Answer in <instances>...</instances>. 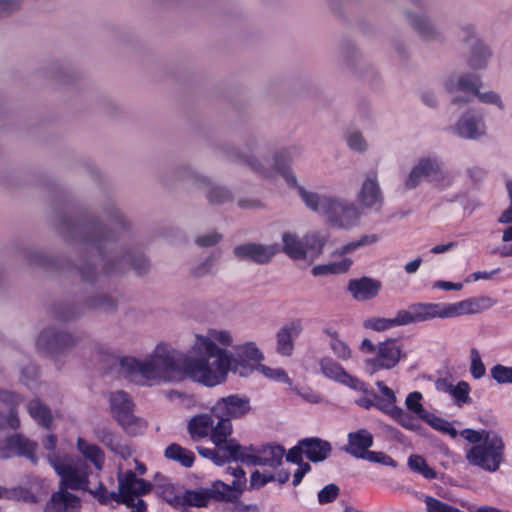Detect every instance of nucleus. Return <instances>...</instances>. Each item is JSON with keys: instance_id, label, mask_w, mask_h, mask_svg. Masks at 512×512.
Instances as JSON below:
<instances>
[{"instance_id": "603ef678", "label": "nucleus", "mask_w": 512, "mask_h": 512, "mask_svg": "<svg viewBox=\"0 0 512 512\" xmlns=\"http://www.w3.org/2000/svg\"><path fill=\"white\" fill-rule=\"evenodd\" d=\"M275 481V475L273 472H259L258 470L254 471L250 476V488L251 489H260L264 487L269 482Z\"/></svg>"}, {"instance_id": "5701e85b", "label": "nucleus", "mask_w": 512, "mask_h": 512, "mask_svg": "<svg viewBox=\"0 0 512 512\" xmlns=\"http://www.w3.org/2000/svg\"><path fill=\"white\" fill-rule=\"evenodd\" d=\"M348 290L358 301L375 298L381 290V282L370 277L363 276L359 279H351Z\"/></svg>"}, {"instance_id": "79ce46f5", "label": "nucleus", "mask_w": 512, "mask_h": 512, "mask_svg": "<svg viewBox=\"0 0 512 512\" xmlns=\"http://www.w3.org/2000/svg\"><path fill=\"white\" fill-rule=\"evenodd\" d=\"M378 240H379V237L375 234L363 235L358 240L349 242L346 245L342 246L338 250V254L340 256H343L345 254L352 253L359 247L376 243Z\"/></svg>"}, {"instance_id": "4d7b16f0", "label": "nucleus", "mask_w": 512, "mask_h": 512, "mask_svg": "<svg viewBox=\"0 0 512 512\" xmlns=\"http://www.w3.org/2000/svg\"><path fill=\"white\" fill-rule=\"evenodd\" d=\"M24 398L18 394L8 390H0V402L6 404L10 408H18Z\"/></svg>"}, {"instance_id": "680f3d73", "label": "nucleus", "mask_w": 512, "mask_h": 512, "mask_svg": "<svg viewBox=\"0 0 512 512\" xmlns=\"http://www.w3.org/2000/svg\"><path fill=\"white\" fill-rule=\"evenodd\" d=\"M222 236L216 232L197 237L196 244L201 247L214 246L221 240Z\"/></svg>"}, {"instance_id": "0e129e2a", "label": "nucleus", "mask_w": 512, "mask_h": 512, "mask_svg": "<svg viewBox=\"0 0 512 512\" xmlns=\"http://www.w3.org/2000/svg\"><path fill=\"white\" fill-rule=\"evenodd\" d=\"M348 146L356 151H363L365 150L366 143L364 138L359 133H354L349 136L347 140Z\"/></svg>"}, {"instance_id": "ddd939ff", "label": "nucleus", "mask_w": 512, "mask_h": 512, "mask_svg": "<svg viewBox=\"0 0 512 512\" xmlns=\"http://www.w3.org/2000/svg\"><path fill=\"white\" fill-rule=\"evenodd\" d=\"M319 365L322 373L327 378L346 385L355 391L367 393L366 383L347 373L345 369L332 358H322Z\"/></svg>"}, {"instance_id": "9b49d317", "label": "nucleus", "mask_w": 512, "mask_h": 512, "mask_svg": "<svg viewBox=\"0 0 512 512\" xmlns=\"http://www.w3.org/2000/svg\"><path fill=\"white\" fill-rule=\"evenodd\" d=\"M78 341V338L69 333L56 331L54 328H47L40 333L36 345L39 350L54 355L71 349Z\"/></svg>"}, {"instance_id": "393cba45", "label": "nucleus", "mask_w": 512, "mask_h": 512, "mask_svg": "<svg viewBox=\"0 0 512 512\" xmlns=\"http://www.w3.org/2000/svg\"><path fill=\"white\" fill-rule=\"evenodd\" d=\"M300 444L304 447L306 458L315 463L324 461L332 452L330 442L318 437L303 438Z\"/></svg>"}, {"instance_id": "bf43d9fd", "label": "nucleus", "mask_w": 512, "mask_h": 512, "mask_svg": "<svg viewBox=\"0 0 512 512\" xmlns=\"http://www.w3.org/2000/svg\"><path fill=\"white\" fill-rule=\"evenodd\" d=\"M304 455V447L300 444V440L297 445L290 448L288 453L286 454V460L293 464H299L303 460Z\"/></svg>"}, {"instance_id": "c9c22d12", "label": "nucleus", "mask_w": 512, "mask_h": 512, "mask_svg": "<svg viewBox=\"0 0 512 512\" xmlns=\"http://www.w3.org/2000/svg\"><path fill=\"white\" fill-rule=\"evenodd\" d=\"M305 258L310 256L312 258L318 257L327 242V237L322 236L317 232L308 233L304 236Z\"/></svg>"}, {"instance_id": "ea45409f", "label": "nucleus", "mask_w": 512, "mask_h": 512, "mask_svg": "<svg viewBox=\"0 0 512 512\" xmlns=\"http://www.w3.org/2000/svg\"><path fill=\"white\" fill-rule=\"evenodd\" d=\"M407 19L409 20L411 26L424 38L431 39L434 38L435 31L433 27L430 25L427 18L420 15H415L412 13L407 14Z\"/></svg>"}, {"instance_id": "f257e3e1", "label": "nucleus", "mask_w": 512, "mask_h": 512, "mask_svg": "<svg viewBox=\"0 0 512 512\" xmlns=\"http://www.w3.org/2000/svg\"><path fill=\"white\" fill-rule=\"evenodd\" d=\"M215 342L224 346L232 343L227 331L209 330L208 336H196L193 350L197 357H188L183 352L166 344L156 346L154 353L145 361L134 357H122L119 365L130 380L140 376L150 381H180L191 378L209 387L226 380L232 367V356Z\"/></svg>"}, {"instance_id": "20e7f679", "label": "nucleus", "mask_w": 512, "mask_h": 512, "mask_svg": "<svg viewBox=\"0 0 512 512\" xmlns=\"http://www.w3.org/2000/svg\"><path fill=\"white\" fill-rule=\"evenodd\" d=\"M360 349L366 354L376 353L374 357L364 361L365 369L369 374L392 369L399 363L401 357L405 356L397 341L392 338L380 342L377 347L370 339L365 338L361 342Z\"/></svg>"}, {"instance_id": "7ed1b4c3", "label": "nucleus", "mask_w": 512, "mask_h": 512, "mask_svg": "<svg viewBox=\"0 0 512 512\" xmlns=\"http://www.w3.org/2000/svg\"><path fill=\"white\" fill-rule=\"evenodd\" d=\"M404 325L428 321L434 318H453L480 311L477 299H466L456 303H416L407 310H400Z\"/></svg>"}, {"instance_id": "b1692460", "label": "nucleus", "mask_w": 512, "mask_h": 512, "mask_svg": "<svg viewBox=\"0 0 512 512\" xmlns=\"http://www.w3.org/2000/svg\"><path fill=\"white\" fill-rule=\"evenodd\" d=\"M243 451L242 445H232L228 447L215 446V448H206L203 446L197 447L199 455L210 459L217 465H223L230 461L238 462V453Z\"/></svg>"}, {"instance_id": "4c0bfd02", "label": "nucleus", "mask_w": 512, "mask_h": 512, "mask_svg": "<svg viewBox=\"0 0 512 512\" xmlns=\"http://www.w3.org/2000/svg\"><path fill=\"white\" fill-rule=\"evenodd\" d=\"M351 265L352 260L345 258L340 262H335L327 265H317L312 268V274L314 276H320L327 274L345 273L349 270Z\"/></svg>"}, {"instance_id": "f03ea898", "label": "nucleus", "mask_w": 512, "mask_h": 512, "mask_svg": "<svg viewBox=\"0 0 512 512\" xmlns=\"http://www.w3.org/2000/svg\"><path fill=\"white\" fill-rule=\"evenodd\" d=\"M290 162V150H283L275 155L274 168L284 177L289 186L297 188L300 197L309 209L322 212L328 218V221L338 228L349 229L358 223L360 213L353 203L320 196L317 193L305 190L302 186H298L296 176L290 169Z\"/></svg>"}, {"instance_id": "39448f33", "label": "nucleus", "mask_w": 512, "mask_h": 512, "mask_svg": "<svg viewBox=\"0 0 512 512\" xmlns=\"http://www.w3.org/2000/svg\"><path fill=\"white\" fill-rule=\"evenodd\" d=\"M505 445L502 437L497 434H486L485 441L473 445L466 453L467 461L485 471L495 472L499 469L504 457Z\"/></svg>"}, {"instance_id": "dca6fc26", "label": "nucleus", "mask_w": 512, "mask_h": 512, "mask_svg": "<svg viewBox=\"0 0 512 512\" xmlns=\"http://www.w3.org/2000/svg\"><path fill=\"white\" fill-rule=\"evenodd\" d=\"M133 402L124 391H116L110 395V408L113 417L124 428L127 429L134 422Z\"/></svg>"}, {"instance_id": "c85d7f7f", "label": "nucleus", "mask_w": 512, "mask_h": 512, "mask_svg": "<svg viewBox=\"0 0 512 512\" xmlns=\"http://www.w3.org/2000/svg\"><path fill=\"white\" fill-rule=\"evenodd\" d=\"M454 130L460 137L475 139L484 133V123L479 116L465 114Z\"/></svg>"}, {"instance_id": "37998d69", "label": "nucleus", "mask_w": 512, "mask_h": 512, "mask_svg": "<svg viewBox=\"0 0 512 512\" xmlns=\"http://www.w3.org/2000/svg\"><path fill=\"white\" fill-rule=\"evenodd\" d=\"M424 503L427 512H464L446 502H443L432 496H426Z\"/></svg>"}, {"instance_id": "f3484780", "label": "nucleus", "mask_w": 512, "mask_h": 512, "mask_svg": "<svg viewBox=\"0 0 512 512\" xmlns=\"http://www.w3.org/2000/svg\"><path fill=\"white\" fill-rule=\"evenodd\" d=\"M235 355L236 358L232 357L231 369L237 370L238 366H241L244 370L239 372L241 376L246 375L248 371L256 368L263 359V354L254 343H245L236 346Z\"/></svg>"}, {"instance_id": "13d9d810", "label": "nucleus", "mask_w": 512, "mask_h": 512, "mask_svg": "<svg viewBox=\"0 0 512 512\" xmlns=\"http://www.w3.org/2000/svg\"><path fill=\"white\" fill-rule=\"evenodd\" d=\"M330 347L338 358L346 360L351 356V350L349 346L342 341L340 338L330 341Z\"/></svg>"}, {"instance_id": "5fc2aeb1", "label": "nucleus", "mask_w": 512, "mask_h": 512, "mask_svg": "<svg viewBox=\"0 0 512 512\" xmlns=\"http://www.w3.org/2000/svg\"><path fill=\"white\" fill-rule=\"evenodd\" d=\"M363 460L390 467H397V462L389 455L380 451H370Z\"/></svg>"}, {"instance_id": "4468645a", "label": "nucleus", "mask_w": 512, "mask_h": 512, "mask_svg": "<svg viewBox=\"0 0 512 512\" xmlns=\"http://www.w3.org/2000/svg\"><path fill=\"white\" fill-rule=\"evenodd\" d=\"M249 411V400L238 395L221 398L212 408L215 416L227 417L230 421L244 417Z\"/></svg>"}, {"instance_id": "052dcab7", "label": "nucleus", "mask_w": 512, "mask_h": 512, "mask_svg": "<svg viewBox=\"0 0 512 512\" xmlns=\"http://www.w3.org/2000/svg\"><path fill=\"white\" fill-rule=\"evenodd\" d=\"M19 7V0H0V18L9 16Z\"/></svg>"}, {"instance_id": "49530a36", "label": "nucleus", "mask_w": 512, "mask_h": 512, "mask_svg": "<svg viewBox=\"0 0 512 512\" xmlns=\"http://www.w3.org/2000/svg\"><path fill=\"white\" fill-rule=\"evenodd\" d=\"M471 366L470 373L473 378L480 379L485 375L486 369L481 360L479 351L476 348H472L470 351Z\"/></svg>"}, {"instance_id": "3c124183", "label": "nucleus", "mask_w": 512, "mask_h": 512, "mask_svg": "<svg viewBox=\"0 0 512 512\" xmlns=\"http://www.w3.org/2000/svg\"><path fill=\"white\" fill-rule=\"evenodd\" d=\"M87 491L92 494L100 504H108L111 500L118 502L119 499V494L115 492L108 493L102 482H100L94 490L88 488Z\"/></svg>"}, {"instance_id": "8fccbe9b", "label": "nucleus", "mask_w": 512, "mask_h": 512, "mask_svg": "<svg viewBox=\"0 0 512 512\" xmlns=\"http://www.w3.org/2000/svg\"><path fill=\"white\" fill-rule=\"evenodd\" d=\"M87 306L93 309H100L105 312H110L116 309L117 304L112 297L104 295L89 300L87 302Z\"/></svg>"}, {"instance_id": "f8f14e48", "label": "nucleus", "mask_w": 512, "mask_h": 512, "mask_svg": "<svg viewBox=\"0 0 512 512\" xmlns=\"http://www.w3.org/2000/svg\"><path fill=\"white\" fill-rule=\"evenodd\" d=\"M37 443L25 438L21 434H13L0 442V459H7L12 455L25 457L36 463Z\"/></svg>"}, {"instance_id": "7c9ffc66", "label": "nucleus", "mask_w": 512, "mask_h": 512, "mask_svg": "<svg viewBox=\"0 0 512 512\" xmlns=\"http://www.w3.org/2000/svg\"><path fill=\"white\" fill-rule=\"evenodd\" d=\"M77 448L83 457L90 461L97 470H101L103 468L105 454L99 446L89 443L85 439L79 437L77 439Z\"/></svg>"}, {"instance_id": "cd10ccee", "label": "nucleus", "mask_w": 512, "mask_h": 512, "mask_svg": "<svg viewBox=\"0 0 512 512\" xmlns=\"http://www.w3.org/2000/svg\"><path fill=\"white\" fill-rule=\"evenodd\" d=\"M226 472L230 475H232L234 477L233 481L231 484H226L225 483V486L227 487V491H224V494L228 495L227 497L231 498V500H228V503H232V504H236L244 490H245V486H246V473L244 471V469L240 466H236V467H232V466H229L227 467L226 469Z\"/></svg>"}, {"instance_id": "412c9836", "label": "nucleus", "mask_w": 512, "mask_h": 512, "mask_svg": "<svg viewBox=\"0 0 512 512\" xmlns=\"http://www.w3.org/2000/svg\"><path fill=\"white\" fill-rule=\"evenodd\" d=\"M123 264H129L138 275L145 274L150 268L149 261L142 253L127 252L119 260L108 261L104 268V273L110 275L121 272L124 270V268L120 267Z\"/></svg>"}, {"instance_id": "a211bd4d", "label": "nucleus", "mask_w": 512, "mask_h": 512, "mask_svg": "<svg viewBox=\"0 0 512 512\" xmlns=\"http://www.w3.org/2000/svg\"><path fill=\"white\" fill-rule=\"evenodd\" d=\"M482 86L480 77L474 74H466L461 76L457 82V88L459 91L466 94H472L483 103L495 104L500 109L503 108L502 101L498 94L495 92L481 93L480 88Z\"/></svg>"}, {"instance_id": "774afa93", "label": "nucleus", "mask_w": 512, "mask_h": 512, "mask_svg": "<svg viewBox=\"0 0 512 512\" xmlns=\"http://www.w3.org/2000/svg\"><path fill=\"white\" fill-rule=\"evenodd\" d=\"M6 423L13 430H16L20 427V419L18 417L17 408L14 407L9 409V413L6 417Z\"/></svg>"}, {"instance_id": "473e14b6", "label": "nucleus", "mask_w": 512, "mask_h": 512, "mask_svg": "<svg viewBox=\"0 0 512 512\" xmlns=\"http://www.w3.org/2000/svg\"><path fill=\"white\" fill-rule=\"evenodd\" d=\"M403 325L404 322L400 310L396 313L394 318L371 317L363 322L364 328L377 332L386 331Z\"/></svg>"}, {"instance_id": "de8ad7c7", "label": "nucleus", "mask_w": 512, "mask_h": 512, "mask_svg": "<svg viewBox=\"0 0 512 512\" xmlns=\"http://www.w3.org/2000/svg\"><path fill=\"white\" fill-rule=\"evenodd\" d=\"M491 377L499 384L512 383V367L501 364L494 365L491 370Z\"/></svg>"}, {"instance_id": "338daca9", "label": "nucleus", "mask_w": 512, "mask_h": 512, "mask_svg": "<svg viewBox=\"0 0 512 512\" xmlns=\"http://www.w3.org/2000/svg\"><path fill=\"white\" fill-rule=\"evenodd\" d=\"M79 271L84 281L93 282L96 278V268L92 265H83Z\"/></svg>"}, {"instance_id": "58836bf2", "label": "nucleus", "mask_w": 512, "mask_h": 512, "mask_svg": "<svg viewBox=\"0 0 512 512\" xmlns=\"http://www.w3.org/2000/svg\"><path fill=\"white\" fill-rule=\"evenodd\" d=\"M408 467L413 471L421 474L426 479H435L436 471L431 468L426 460L420 455H411L408 458Z\"/></svg>"}, {"instance_id": "2f4dec72", "label": "nucleus", "mask_w": 512, "mask_h": 512, "mask_svg": "<svg viewBox=\"0 0 512 512\" xmlns=\"http://www.w3.org/2000/svg\"><path fill=\"white\" fill-rule=\"evenodd\" d=\"M164 456L169 460L180 463L186 468L192 467L195 461L194 453L177 443H171L168 445L164 451Z\"/></svg>"}, {"instance_id": "9d476101", "label": "nucleus", "mask_w": 512, "mask_h": 512, "mask_svg": "<svg viewBox=\"0 0 512 512\" xmlns=\"http://www.w3.org/2000/svg\"><path fill=\"white\" fill-rule=\"evenodd\" d=\"M224 491H227L225 483L221 480L213 481L210 487L196 490H186L182 497V503L189 507H207L210 502L228 503L231 498L226 497Z\"/></svg>"}, {"instance_id": "bb28decb", "label": "nucleus", "mask_w": 512, "mask_h": 512, "mask_svg": "<svg viewBox=\"0 0 512 512\" xmlns=\"http://www.w3.org/2000/svg\"><path fill=\"white\" fill-rule=\"evenodd\" d=\"M214 416L213 412L211 414H198L189 420L187 430L192 440L196 441L210 436L215 423Z\"/></svg>"}, {"instance_id": "a19ab883", "label": "nucleus", "mask_w": 512, "mask_h": 512, "mask_svg": "<svg viewBox=\"0 0 512 512\" xmlns=\"http://www.w3.org/2000/svg\"><path fill=\"white\" fill-rule=\"evenodd\" d=\"M470 390L471 388L466 381H459L456 385L449 387V393L458 406L472 403V398L469 395Z\"/></svg>"}, {"instance_id": "72a5a7b5", "label": "nucleus", "mask_w": 512, "mask_h": 512, "mask_svg": "<svg viewBox=\"0 0 512 512\" xmlns=\"http://www.w3.org/2000/svg\"><path fill=\"white\" fill-rule=\"evenodd\" d=\"M283 251L294 260L305 259L304 240L299 239L295 234L284 233L282 236Z\"/></svg>"}, {"instance_id": "aec40b11", "label": "nucleus", "mask_w": 512, "mask_h": 512, "mask_svg": "<svg viewBox=\"0 0 512 512\" xmlns=\"http://www.w3.org/2000/svg\"><path fill=\"white\" fill-rule=\"evenodd\" d=\"M303 330L300 319L293 320L283 325L276 334V351L282 356H291L294 351V340Z\"/></svg>"}, {"instance_id": "2eb2a0df", "label": "nucleus", "mask_w": 512, "mask_h": 512, "mask_svg": "<svg viewBox=\"0 0 512 512\" xmlns=\"http://www.w3.org/2000/svg\"><path fill=\"white\" fill-rule=\"evenodd\" d=\"M279 251L278 246H264L257 243H246L234 248V255L239 260L252 261L257 264H266Z\"/></svg>"}, {"instance_id": "423d86ee", "label": "nucleus", "mask_w": 512, "mask_h": 512, "mask_svg": "<svg viewBox=\"0 0 512 512\" xmlns=\"http://www.w3.org/2000/svg\"><path fill=\"white\" fill-rule=\"evenodd\" d=\"M422 178L441 187L449 186L451 183V179L443 172L436 158H421L411 170L405 185L408 189H413L419 185Z\"/></svg>"}, {"instance_id": "6ab92c4d", "label": "nucleus", "mask_w": 512, "mask_h": 512, "mask_svg": "<svg viewBox=\"0 0 512 512\" xmlns=\"http://www.w3.org/2000/svg\"><path fill=\"white\" fill-rule=\"evenodd\" d=\"M80 509V498L68 492V489L59 487L58 491L52 493L44 512H79Z\"/></svg>"}, {"instance_id": "c756f323", "label": "nucleus", "mask_w": 512, "mask_h": 512, "mask_svg": "<svg viewBox=\"0 0 512 512\" xmlns=\"http://www.w3.org/2000/svg\"><path fill=\"white\" fill-rule=\"evenodd\" d=\"M381 200L382 195L376 180V174H373L372 177L369 176L364 181L359 193V201L363 206L370 208L381 202Z\"/></svg>"}, {"instance_id": "0eeeda50", "label": "nucleus", "mask_w": 512, "mask_h": 512, "mask_svg": "<svg viewBox=\"0 0 512 512\" xmlns=\"http://www.w3.org/2000/svg\"><path fill=\"white\" fill-rule=\"evenodd\" d=\"M237 455L238 461L251 465L268 466L277 469L282 465L285 449L281 445H266L256 449L253 445L242 446Z\"/></svg>"}, {"instance_id": "e433bc0d", "label": "nucleus", "mask_w": 512, "mask_h": 512, "mask_svg": "<svg viewBox=\"0 0 512 512\" xmlns=\"http://www.w3.org/2000/svg\"><path fill=\"white\" fill-rule=\"evenodd\" d=\"M491 56V52L480 40H476L471 49V57L469 66L474 69H482L486 66L487 59Z\"/></svg>"}, {"instance_id": "09e8293b", "label": "nucleus", "mask_w": 512, "mask_h": 512, "mask_svg": "<svg viewBox=\"0 0 512 512\" xmlns=\"http://www.w3.org/2000/svg\"><path fill=\"white\" fill-rule=\"evenodd\" d=\"M207 198L211 204H223L232 200V194L226 188L215 186L210 189Z\"/></svg>"}, {"instance_id": "6e6d98bb", "label": "nucleus", "mask_w": 512, "mask_h": 512, "mask_svg": "<svg viewBox=\"0 0 512 512\" xmlns=\"http://www.w3.org/2000/svg\"><path fill=\"white\" fill-rule=\"evenodd\" d=\"M494 432L481 430L477 431L474 429H464L461 432V436L464 437L468 442L477 445L485 441L486 434H493Z\"/></svg>"}, {"instance_id": "4be33fe9", "label": "nucleus", "mask_w": 512, "mask_h": 512, "mask_svg": "<svg viewBox=\"0 0 512 512\" xmlns=\"http://www.w3.org/2000/svg\"><path fill=\"white\" fill-rule=\"evenodd\" d=\"M348 443L344 450L357 459H364L373 446L374 438L371 432L366 429H359L350 432L347 436Z\"/></svg>"}, {"instance_id": "6e6552de", "label": "nucleus", "mask_w": 512, "mask_h": 512, "mask_svg": "<svg viewBox=\"0 0 512 512\" xmlns=\"http://www.w3.org/2000/svg\"><path fill=\"white\" fill-rule=\"evenodd\" d=\"M152 488L151 482L138 478L135 472L127 470L118 476V503L133 507L136 499L150 493Z\"/></svg>"}, {"instance_id": "c03bdc74", "label": "nucleus", "mask_w": 512, "mask_h": 512, "mask_svg": "<svg viewBox=\"0 0 512 512\" xmlns=\"http://www.w3.org/2000/svg\"><path fill=\"white\" fill-rule=\"evenodd\" d=\"M98 235L92 240L93 245L102 257H105L104 245L114 242L116 237L113 232L108 231L105 227H98Z\"/></svg>"}, {"instance_id": "f704fd0d", "label": "nucleus", "mask_w": 512, "mask_h": 512, "mask_svg": "<svg viewBox=\"0 0 512 512\" xmlns=\"http://www.w3.org/2000/svg\"><path fill=\"white\" fill-rule=\"evenodd\" d=\"M29 415L44 428H50L52 423V414L49 407L44 405L39 399L31 400L28 404Z\"/></svg>"}, {"instance_id": "69168bd1", "label": "nucleus", "mask_w": 512, "mask_h": 512, "mask_svg": "<svg viewBox=\"0 0 512 512\" xmlns=\"http://www.w3.org/2000/svg\"><path fill=\"white\" fill-rule=\"evenodd\" d=\"M433 288L442 289L445 291H450V290L459 291L463 288V284L460 282L454 283V282H450V281L439 280V281L434 282Z\"/></svg>"}, {"instance_id": "a878e982", "label": "nucleus", "mask_w": 512, "mask_h": 512, "mask_svg": "<svg viewBox=\"0 0 512 512\" xmlns=\"http://www.w3.org/2000/svg\"><path fill=\"white\" fill-rule=\"evenodd\" d=\"M217 422L213 424V428L210 432V440L215 446H232L240 445L235 439H228L232 434V423L227 417L214 416Z\"/></svg>"}, {"instance_id": "864d4df0", "label": "nucleus", "mask_w": 512, "mask_h": 512, "mask_svg": "<svg viewBox=\"0 0 512 512\" xmlns=\"http://www.w3.org/2000/svg\"><path fill=\"white\" fill-rule=\"evenodd\" d=\"M339 495V487L336 484H328L318 492V502L328 504L333 502Z\"/></svg>"}, {"instance_id": "e2e57ef3", "label": "nucleus", "mask_w": 512, "mask_h": 512, "mask_svg": "<svg viewBox=\"0 0 512 512\" xmlns=\"http://www.w3.org/2000/svg\"><path fill=\"white\" fill-rule=\"evenodd\" d=\"M98 439L107 447L115 449L117 444L115 435L109 430L103 429L97 433Z\"/></svg>"}, {"instance_id": "a18cd8bd", "label": "nucleus", "mask_w": 512, "mask_h": 512, "mask_svg": "<svg viewBox=\"0 0 512 512\" xmlns=\"http://www.w3.org/2000/svg\"><path fill=\"white\" fill-rule=\"evenodd\" d=\"M422 394L418 391H414L408 394L405 400V404L408 410L418 415L421 418L426 417V410L424 409L422 403Z\"/></svg>"}, {"instance_id": "1a4fd4ad", "label": "nucleus", "mask_w": 512, "mask_h": 512, "mask_svg": "<svg viewBox=\"0 0 512 512\" xmlns=\"http://www.w3.org/2000/svg\"><path fill=\"white\" fill-rule=\"evenodd\" d=\"M51 464L61 479L60 487L70 490H88L89 473L87 467L71 465L59 458L51 459Z\"/></svg>"}]
</instances>
